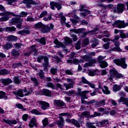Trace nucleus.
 <instances>
[{
    "mask_svg": "<svg viewBox=\"0 0 128 128\" xmlns=\"http://www.w3.org/2000/svg\"><path fill=\"white\" fill-rule=\"evenodd\" d=\"M114 62L116 66H121L122 68H128V64L126 63V58L114 59Z\"/></svg>",
    "mask_w": 128,
    "mask_h": 128,
    "instance_id": "f257e3e1",
    "label": "nucleus"
},
{
    "mask_svg": "<svg viewBox=\"0 0 128 128\" xmlns=\"http://www.w3.org/2000/svg\"><path fill=\"white\" fill-rule=\"evenodd\" d=\"M113 26H116L118 28H124L126 26H128V24H125L124 22L118 20L115 21L112 24Z\"/></svg>",
    "mask_w": 128,
    "mask_h": 128,
    "instance_id": "f03ea898",
    "label": "nucleus"
},
{
    "mask_svg": "<svg viewBox=\"0 0 128 128\" xmlns=\"http://www.w3.org/2000/svg\"><path fill=\"white\" fill-rule=\"evenodd\" d=\"M38 48H36V45H32L30 46V52H26L24 54V56H30V54H33V56H38Z\"/></svg>",
    "mask_w": 128,
    "mask_h": 128,
    "instance_id": "7ed1b4c3",
    "label": "nucleus"
},
{
    "mask_svg": "<svg viewBox=\"0 0 128 128\" xmlns=\"http://www.w3.org/2000/svg\"><path fill=\"white\" fill-rule=\"evenodd\" d=\"M3 16L0 18V22H6L8 20L10 16H16L12 12H6L2 14Z\"/></svg>",
    "mask_w": 128,
    "mask_h": 128,
    "instance_id": "20e7f679",
    "label": "nucleus"
},
{
    "mask_svg": "<svg viewBox=\"0 0 128 128\" xmlns=\"http://www.w3.org/2000/svg\"><path fill=\"white\" fill-rule=\"evenodd\" d=\"M24 96H28L30 94V92L28 91L26 88H24L23 90H19L17 92H13L14 94L18 96H20V98L24 96Z\"/></svg>",
    "mask_w": 128,
    "mask_h": 128,
    "instance_id": "39448f33",
    "label": "nucleus"
},
{
    "mask_svg": "<svg viewBox=\"0 0 128 128\" xmlns=\"http://www.w3.org/2000/svg\"><path fill=\"white\" fill-rule=\"evenodd\" d=\"M126 10V6L124 4H118L116 8H114L112 10L114 14H122L124 11Z\"/></svg>",
    "mask_w": 128,
    "mask_h": 128,
    "instance_id": "423d86ee",
    "label": "nucleus"
},
{
    "mask_svg": "<svg viewBox=\"0 0 128 128\" xmlns=\"http://www.w3.org/2000/svg\"><path fill=\"white\" fill-rule=\"evenodd\" d=\"M110 74L112 76L116 78H124V75H122V74H118V71L114 68L110 70Z\"/></svg>",
    "mask_w": 128,
    "mask_h": 128,
    "instance_id": "0eeeda50",
    "label": "nucleus"
},
{
    "mask_svg": "<svg viewBox=\"0 0 128 128\" xmlns=\"http://www.w3.org/2000/svg\"><path fill=\"white\" fill-rule=\"evenodd\" d=\"M13 24H18L16 25L17 28H19V30H22V22H24V20L22 18V17L19 18H15L12 19Z\"/></svg>",
    "mask_w": 128,
    "mask_h": 128,
    "instance_id": "6e6552de",
    "label": "nucleus"
},
{
    "mask_svg": "<svg viewBox=\"0 0 128 128\" xmlns=\"http://www.w3.org/2000/svg\"><path fill=\"white\" fill-rule=\"evenodd\" d=\"M51 30H54V25L52 24H50V26L44 24L41 30V32H42L43 34H48V32H50Z\"/></svg>",
    "mask_w": 128,
    "mask_h": 128,
    "instance_id": "1a4fd4ad",
    "label": "nucleus"
},
{
    "mask_svg": "<svg viewBox=\"0 0 128 128\" xmlns=\"http://www.w3.org/2000/svg\"><path fill=\"white\" fill-rule=\"evenodd\" d=\"M84 28H79L78 30L76 29H72L70 30V32H74L75 34H84V36H88V34L90 32H92V31H88L84 32Z\"/></svg>",
    "mask_w": 128,
    "mask_h": 128,
    "instance_id": "9d476101",
    "label": "nucleus"
},
{
    "mask_svg": "<svg viewBox=\"0 0 128 128\" xmlns=\"http://www.w3.org/2000/svg\"><path fill=\"white\" fill-rule=\"evenodd\" d=\"M22 3L26 4L27 8H32V4H34V6H36L38 4L36 2L33 0H24L22 1Z\"/></svg>",
    "mask_w": 128,
    "mask_h": 128,
    "instance_id": "9b49d317",
    "label": "nucleus"
},
{
    "mask_svg": "<svg viewBox=\"0 0 128 128\" xmlns=\"http://www.w3.org/2000/svg\"><path fill=\"white\" fill-rule=\"evenodd\" d=\"M50 8L52 10H56V8H57L58 10H62V5L58 2H50Z\"/></svg>",
    "mask_w": 128,
    "mask_h": 128,
    "instance_id": "f8f14e48",
    "label": "nucleus"
},
{
    "mask_svg": "<svg viewBox=\"0 0 128 128\" xmlns=\"http://www.w3.org/2000/svg\"><path fill=\"white\" fill-rule=\"evenodd\" d=\"M54 104L56 106H58V108H66V104L60 100H54Z\"/></svg>",
    "mask_w": 128,
    "mask_h": 128,
    "instance_id": "ddd939ff",
    "label": "nucleus"
},
{
    "mask_svg": "<svg viewBox=\"0 0 128 128\" xmlns=\"http://www.w3.org/2000/svg\"><path fill=\"white\" fill-rule=\"evenodd\" d=\"M1 82L2 84H4V86H9V84H12V79L10 78H2Z\"/></svg>",
    "mask_w": 128,
    "mask_h": 128,
    "instance_id": "4468645a",
    "label": "nucleus"
},
{
    "mask_svg": "<svg viewBox=\"0 0 128 128\" xmlns=\"http://www.w3.org/2000/svg\"><path fill=\"white\" fill-rule=\"evenodd\" d=\"M114 42V45L116 47H114L111 49L112 52H122V50L120 48V42L118 41L112 42Z\"/></svg>",
    "mask_w": 128,
    "mask_h": 128,
    "instance_id": "2eb2a0df",
    "label": "nucleus"
},
{
    "mask_svg": "<svg viewBox=\"0 0 128 128\" xmlns=\"http://www.w3.org/2000/svg\"><path fill=\"white\" fill-rule=\"evenodd\" d=\"M104 88H102L100 84H98V88H101L102 90V92L104 94H110V91L108 90V87L106 86H104Z\"/></svg>",
    "mask_w": 128,
    "mask_h": 128,
    "instance_id": "dca6fc26",
    "label": "nucleus"
},
{
    "mask_svg": "<svg viewBox=\"0 0 128 128\" xmlns=\"http://www.w3.org/2000/svg\"><path fill=\"white\" fill-rule=\"evenodd\" d=\"M78 92L76 94V95L77 96H84V94H88L90 91L88 90H84L82 92V89L80 88H78Z\"/></svg>",
    "mask_w": 128,
    "mask_h": 128,
    "instance_id": "f3484780",
    "label": "nucleus"
},
{
    "mask_svg": "<svg viewBox=\"0 0 128 128\" xmlns=\"http://www.w3.org/2000/svg\"><path fill=\"white\" fill-rule=\"evenodd\" d=\"M38 104H41V108L44 110H46L48 108L50 107V104L44 101H39L38 102Z\"/></svg>",
    "mask_w": 128,
    "mask_h": 128,
    "instance_id": "a211bd4d",
    "label": "nucleus"
},
{
    "mask_svg": "<svg viewBox=\"0 0 128 128\" xmlns=\"http://www.w3.org/2000/svg\"><path fill=\"white\" fill-rule=\"evenodd\" d=\"M18 34L20 36H26V34H30V30L28 28H26L24 30H20L18 32Z\"/></svg>",
    "mask_w": 128,
    "mask_h": 128,
    "instance_id": "6ab92c4d",
    "label": "nucleus"
},
{
    "mask_svg": "<svg viewBox=\"0 0 128 128\" xmlns=\"http://www.w3.org/2000/svg\"><path fill=\"white\" fill-rule=\"evenodd\" d=\"M3 122H6V124H9V126H12V124H18V122L16 120H6V119H4Z\"/></svg>",
    "mask_w": 128,
    "mask_h": 128,
    "instance_id": "aec40b11",
    "label": "nucleus"
},
{
    "mask_svg": "<svg viewBox=\"0 0 128 128\" xmlns=\"http://www.w3.org/2000/svg\"><path fill=\"white\" fill-rule=\"evenodd\" d=\"M42 94L46 96H52V91L48 89H43L42 90Z\"/></svg>",
    "mask_w": 128,
    "mask_h": 128,
    "instance_id": "412c9836",
    "label": "nucleus"
},
{
    "mask_svg": "<svg viewBox=\"0 0 128 128\" xmlns=\"http://www.w3.org/2000/svg\"><path fill=\"white\" fill-rule=\"evenodd\" d=\"M118 102H123V104H126L128 107V98L122 96L119 99Z\"/></svg>",
    "mask_w": 128,
    "mask_h": 128,
    "instance_id": "4be33fe9",
    "label": "nucleus"
},
{
    "mask_svg": "<svg viewBox=\"0 0 128 128\" xmlns=\"http://www.w3.org/2000/svg\"><path fill=\"white\" fill-rule=\"evenodd\" d=\"M108 120H104L101 122H98L96 123V126L98 128H102V126H104L106 124H108Z\"/></svg>",
    "mask_w": 128,
    "mask_h": 128,
    "instance_id": "5701e85b",
    "label": "nucleus"
},
{
    "mask_svg": "<svg viewBox=\"0 0 128 128\" xmlns=\"http://www.w3.org/2000/svg\"><path fill=\"white\" fill-rule=\"evenodd\" d=\"M90 42L92 44L91 46L92 48H96V46L98 44V40L94 38H92L90 40Z\"/></svg>",
    "mask_w": 128,
    "mask_h": 128,
    "instance_id": "b1692460",
    "label": "nucleus"
},
{
    "mask_svg": "<svg viewBox=\"0 0 128 128\" xmlns=\"http://www.w3.org/2000/svg\"><path fill=\"white\" fill-rule=\"evenodd\" d=\"M2 46L4 48L8 50L12 48L13 46V45L12 43L7 42L5 44L3 45Z\"/></svg>",
    "mask_w": 128,
    "mask_h": 128,
    "instance_id": "393cba45",
    "label": "nucleus"
},
{
    "mask_svg": "<svg viewBox=\"0 0 128 128\" xmlns=\"http://www.w3.org/2000/svg\"><path fill=\"white\" fill-rule=\"evenodd\" d=\"M36 40L43 46H45L46 44V38L44 37H42L40 38H37L36 39Z\"/></svg>",
    "mask_w": 128,
    "mask_h": 128,
    "instance_id": "a878e982",
    "label": "nucleus"
},
{
    "mask_svg": "<svg viewBox=\"0 0 128 128\" xmlns=\"http://www.w3.org/2000/svg\"><path fill=\"white\" fill-rule=\"evenodd\" d=\"M10 54L12 56H20V52L16 49H12L10 52Z\"/></svg>",
    "mask_w": 128,
    "mask_h": 128,
    "instance_id": "bb28decb",
    "label": "nucleus"
},
{
    "mask_svg": "<svg viewBox=\"0 0 128 128\" xmlns=\"http://www.w3.org/2000/svg\"><path fill=\"white\" fill-rule=\"evenodd\" d=\"M44 26V24L42 22H38L34 24V28H36L37 30H40V28L42 30Z\"/></svg>",
    "mask_w": 128,
    "mask_h": 128,
    "instance_id": "cd10ccee",
    "label": "nucleus"
},
{
    "mask_svg": "<svg viewBox=\"0 0 128 128\" xmlns=\"http://www.w3.org/2000/svg\"><path fill=\"white\" fill-rule=\"evenodd\" d=\"M64 86H65L66 90H70V88H74V83H69L63 84Z\"/></svg>",
    "mask_w": 128,
    "mask_h": 128,
    "instance_id": "c85d7f7f",
    "label": "nucleus"
},
{
    "mask_svg": "<svg viewBox=\"0 0 128 128\" xmlns=\"http://www.w3.org/2000/svg\"><path fill=\"white\" fill-rule=\"evenodd\" d=\"M7 40L8 42H16V40H18V37L11 35L8 37Z\"/></svg>",
    "mask_w": 128,
    "mask_h": 128,
    "instance_id": "c756f323",
    "label": "nucleus"
},
{
    "mask_svg": "<svg viewBox=\"0 0 128 128\" xmlns=\"http://www.w3.org/2000/svg\"><path fill=\"white\" fill-rule=\"evenodd\" d=\"M119 32L120 34V37L122 38H128V33L126 34L124 32V30H120Z\"/></svg>",
    "mask_w": 128,
    "mask_h": 128,
    "instance_id": "7c9ffc66",
    "label": "nucleus"
},
{
    "mask_svg": "<svg viewBox=\"0 0 128 128\" xmlns=\"http://www.w3.org/2000/svg\"><path fill=\"white\" fill-rule=\"evenodd\" d=\"M13 82L15 84H20L22 81L20 80L18 76H14L13 78Z\"/></svg>",
    "mask_w": 128,
    "mask_h": 128,
    "instance_id": "2f4dec72",
    "label": "nucleus"
},
{
    "mask_svg": "<svg viewBox=\"0 0 128 128\" xmlns=\"http://www.w3.org/2000/svg\"><path fill=\"white\" fill-rule=\"evenodd\" d=\"M64 118H62V117H60V120L58 121V127L62 128V126H64Z\"/></svg>",
    "mask_w": 128,
    "mask_h": 128,
    "instance_id": "473e14b6",
    "label": "nucleus"
},
{
    "mask_svg": "<svg viewBox=\"0 0 128 128\" xmlns=\"http://www.w3.org/2000/svg\"><path fill=\"white\" fill-rule=\"evenodd\" d=\"M82 116L85 118H92V115L90 114L88 111H86L81 114Z\"/></svg>",
    "mask_w": 128,
    "mask_h": 128,
    "instance_id": "72a5a7b5",
    "label": "nucleus"
},
{
    "mask_svg": "<svg viewBox=\"0 0 128 128\" xmlns=\"http://www.w3.org/2000/svg\"><path fill=\"white\" fill-rule=\"evenodd\" d=\"M2 98H4V100H8V96H6V92H4L2 91H0V99L2 100Z\"/></svg>",
    "mask_w": 128,
    "mask_h": 128,
    "instance_id": "f704fd0d",
    "label": "nucleus"
},
{
    "mask_svg": "<svg viewBox=\"0 0 128 128\" xmlns=\"http://www.w3.org/2000/svg\"><path fill=\"white\" fill-rule=\"evenodd\" d=\"M10 74V71L2 69L0 70V76H4Z\"/></svg>",
    "mask_w": 128,
    "mask_h": 128,
    "instance_id": "c9c22d12",
    "label": "nucleus"
},
{
    "mask_svg": "<svg viewBox=\"0 0 128 128\" xmlns=\"http://www.w3.org/2000/svg\"><path fill=\"white\" fill-rule=\"evenodd\" d=\"M99 64L101 68H106V66H108V62L106 61L99 62Z\"/></svg>",
    "mask_w": 128,
    "mask_h": 128,
    "instance_id": "e433bc0d",
    "label": "nucleus"
},
{
    "mask_svg": "<svg viewBox=\"0 0 128 128\" xmlns=\"http://www.w3.org/2000/svg\"><path fill=\"white\" fill-rule=\"evenodd\" d=\"M95 104L96 106H104L106 104V101L104 100H102L100 102H96Z\"/></svg>",
    "mask_w": 128,
    "mask_h": 128,
    "instance_id": "4c0bfd02",
    "label": "nucleus"
},
{
    "mask_svg": "<svg viewBox=\"0 0 128 128\" xmlns=\"http://www.w3.org/2000/svg\"><path fill=\"white\" fill-rule=\"evenodd\" d=\"M94 124V122H86V126L88 128H96Z\"/></svg>",
    "mask_w": 128,
    "mask_h": 128,
    "instance_id": "58836bf2",
    "label": "nucleus"
},
{
    "mask_svg": "<svg viewBox=\"0 0 128 128\" xmlns=\"http://www.w3.org/2000/svg\"><path fill=\"white\" fill-rule=\"evenodd\" d=\"M54 43L57 46H62V48H64V44L61 42H60V41H58V40L57 38L54 40Z\"/></svg>",
    "mask_w": 128,
    "mask_h": 128,
    "instance_id": "ea45409f",
    "label": "nucleus"
},
{
    "mask_svg": "<svg viewBox=\"0 0 128 128\" xmlns=\"http://www.w3.org/2000/svg\"><path fill=\"white\" fill-rule=\"evenodd\" d=\"M72 124H74V126H75L76 128H80V122H78V120L74 119H72Z\"/></svg>",
    "mask_w": 128,
    "mask_h": 128,
    "instance_id": "a19ab883",
    "label": "nucleus"
},
{
    "mask_svg": "<svg viewBox=\"0 0 128 128\" xmlns=\"http://www.w3.org/2000/svg\"><path fill=\"white\" fill-rule=\"evenodd\" d=\"M122 88L120 86H118V84H114L113 86V92H118Z\"/></svg>",
    "mask_w": 128,
    "mask_h": 128,
    "instance_id": "79ce46f5",
    "label": "nucleus"
},
{
    "mask_svg": "<svg viewBox=\"0 0 128 128\" xmlns=\"http://www.w3.org/2000/svg\"><path fill=\"white\" fill-rule=\"evenodd\" d=\"M38 76L40 78L42 79L44 78V72L42 70H40V72L38 74H37Z\"/></svg>",
    "mask_w": 128,
    "mask_h": 128,
    "instance_id": "37998d69",
    "label": "nucleus"
},
{
    "mask_svg": "<svg viewBox=\"0 0 128 128\" xmlns=\"http://www.w3.org/2000/svg\"><path fill=\"white\" fill-rule=\"evenodd\" d=\"M22 66V62L19 63H14L12 65V68H20V66Z\"/></svg>",
    "mask_w": 128,
    "mask_h": 128,
    "instance_id": "c03bdc74",
    "label": "nucleus"
},
{
    "mask_svg": "<svg viewBox=\"0 0 128 128\" xmlns=\"http://www.w3.org/2000/svg\"><path fill=\"white\" fill-rule=\"evenodd\" d=\"M6 32H16V28L14 26L12 27H6Z\"/></svg>",
    "mask_w": 128,
    "mask_h": 128,
    "instance_id": "a18cd8bd",
    "label": "nucleus"
},
{
    "mask_svg": "<svg viewBox=\"0 0 128 128\" xmlns=\"http://www.w3.org/2000/svg\"><path fill=\"white\" fill-rule=\"evenodd\" d=\"M46 86L50 88H52V90H56V86L52 82H48L46 84Z\"/></svg>",
    "mask_w": 128,
    "mask_h": 128,
    "instance_id": "49530a36",
    "label": "nucleus"
},
{
    "mask_svg": "<svg viewBox=\"0 0 128 128\" xmlns=\"http://www.w3.org/2000/svg\"><path fill=\"white\" fill-rule=\"evenodd\" d=\"M81 98V102H82V104H84V102H86V100H84V99H88V94H85L84 95H83L82 96H80Z\"/></svg>",
    "mask_w": 128,
    "mask_h": 128,
    "instance_id": "de8ad7c7",
    "label": "nucleus"
},
{
    "mask_svg": "<svg viewBox=\"0 0 128 128\" xmlns=\"http://www.w3.org/2000/svg\"><path fill=\"white\" fill-rule=\"evenodd\" d=\"M50 72L53 75L56 74H58V69L56 68H50Z\"/></svg>",
    "mask_w": 128,
    "mask_h": 128,
    "instance_id": "09e8293b",
    "label": "nucleus"
},
{
    "mask_svg": "<svg viewBox=\"0 0 128 128\" xmlns=\"http://www.w3.org/2000/svg\"><path fill=\"white\" fill-rule=\"evenodd\" d=\"M30 80L33 82L34 84L36 86H38V84H40V83L38 82V80L35 78H30Z\"/></svg>",
    "mask_w": 128,
    "mask_h": 128,
    "instance_id": "8fccbe9b",
    "label": "nucleus"
},
{
    "mask_svg": "<svg viewBox=\"0 0 128 128\" xmlns=\"http://www.w3.org/2000/svg\"><path fill=\"white\" fill-rule=\"evenodd\" d=\"M31 112H32V114H36V115L42 114H40V111L36 109H34L32 110H31Z\"/></svg>",
    "mask_w": 128,
    "mask_h": 128,
    "instance_id": "3c124183",
    "label": "nucleus"
},
{
    "mask_svg": "<svg viewBox=\"0 0 128 128\" xmlns=\"http://www.w3.org/2000/svg\"><path fill=\"white\" fill-rule=\"evenodd\" d=\"M81 82L82 84H88V83L90 82L88 81V80H86V78H84V76L82 78Z\"/></svg>",
    "mask_w": 128,
    "mask_h": 128,
    "instance_id": "603ef678",
    "label": "nucleus"
},
{
    "mask_svg": "<svg viewBox=\"0 0 128 128\" xmlns=\"http://www.w3.org/2000/svg\"><path fill=\"white\" fill-rule=\"evenodd\" d=\"M44 62L45 63L43 64L44 66H48V58L46 56H44Z\"/></svg>",
    "mask_w": 128,
    "mask_h": 128,
    "instance_id": "864d4df0",
    "label": "nucleus"
},
{
    "mask_svg": "<svg viewBox=\"0 0 128 128\" xmlns=\"http://www.w3.org/2000/svg\"><path fill=\"white\" fill-rule=\"evenodd\" d=\"M88 74L90 76H96V72L90 70L88 72Z\"/></svg>",
    "mask_w": 128,
    "mask_h": 128,
    "instance_id": "5fc2aeb1",
    "label": "nucleus"
},
{
    "mask_svg": "<svg viewBox=\"0 0 128 128\" xmlns=\"http://www.w3.org/2000/svg\"><path fill=\"white\" fill-rule=\"evenodd\" d=\"M26 20L27 22H36V20L34 19V18L30 16H28Z\"/></svg>",
    "mask_w": 128,
    "mask_h": 128,
    "instance_id": "6e6d98bb",
    "label": "nucleus"
},
{
    "mask_svg": "<svg viewBox=\"0 0 128 128\" xmlns=\"http://www.w3.org/2000/svg\"><path fill=\"white\" fill-rule=\"evenodd\" d=\"M42 124L44 126H46L48 124V118H46L42 120Z\"/></svg>",
    "mask_w": 128,
    "mask_h": 128,
    "instance_id": "4d7b16f0",
    "label": "nucleus"
},
{
    "mask_svg": "<svg viewBox=\"0 0 128 128\" xmlns=\"http://www.w3.org/2000/svg\"><path fill=\"white\" fill-rule=\"evenodd\" d=\"M106 57L102 56H99L98 58V62H104V60H104Z\"/></svg>",
    "mask_w": 128,
    "mask_h": 128,
    "instance_id": "13d9d810",
    "label": "nucleus"
},
{
    "mask_svg": "<svg viewBox=\"0 0 128 128\" xmlns=\"http://www.w3.org/2000/svg\"><path fill=\"white\" fill-rule=\"evenodd\" d=\"M60 116H68L69 118H72V114H70L68 112L62 113Z\"/></svg>",
    "mask_w": 128,
    "mask_h": 128,
    "instance_id": "bf43d9fd",
    "label": "nucleus"
},
{
    "mask_svg": "<svg viewBox=\"0 0 128 128\" xmlns=\"http://www.w3.org/2000/svg\"><path fill=\"white\" fill-rule=\"evenodd\" d=\"M65 42H66L68 44H72V38L68 37H66L65 38Z\"/></svg>",
    "mask_w": 128,
    "mask_h": 128,
    "instance_id": "052dcab7",
    "label": "nucleus"
},
{
    "mask_svg": "<svg viewBox=\"0 0 128 128\" xmlns=\"http://www.w3.org/2000/svg\"><path fill=\"white\" fill-rule=\"evenodd\" d=\"M65 72H66V74H68L69 76H72V74H74L72 71V70H66Z\"/></svg>",
    "mask_w": 128,
    "mask_h": 128,
    "instance_id": "680f3d73",
    "label": "nucleus"
},
{
    "mask_svg": "<svg viewBox=\"0 0 128 128\" xmlns=\"http://www.w3.org/2000/svg\"><path fill=\"white\" fill-rule=\"evenodd\" d=\"M46 14H48V12L44 11L40 14V18H44V16H46Z\"/></svg>",
    "mask_w": 128,
    "mask_h": 128,
    "instance_id": "e2e57ef3",
    "label": "nucleus"
},
{
    "mask_svg": "<svg viewBox=\"0 0 128 128\" xmlns=\"http://www.w3.org/2000/svg\"><path fill=\"white\" fill-rule=\"evenodd\" d=\"M75 47L77 50H80V41L77 42Z\"/></svg>",
    "mask_w": 128,
    "mask_h": 128,
    "instance_id": "0e129e2a",
    "label": "nucleus"
},
{
    "mask_svg": "<svg viewBox=\"0 0 128 128\" xmlns=\"http://www.w3.org/2000/svg\"><path fill=\"white\" fill-rule=\"evenodd\" d=\"M66 94L70 96H72V94H74V90H69L68 92H66Z\"/></svg>",
    "mask_w": 128,
    "mask_h": 128,
    "instance_id": "69168bd1",
    "label": "nucleus"
},
{
    "mask_svg": "<svg viewBox=\"0 0 128 128\" xmlns=\"http://www.w3.org/2000/svg\"><path fill=\"white\" fill-rule=\"evenodd\" d=\"M104 48L105 50H108L110 48V42H107L103 45Z\"/></svg>",
    "mask_w": 128,
    "mask_h": 128,
    "instance_id": "338daca9",
    "label": "nucleus"
},
{
    "mask_svg": "<svg viewBox=\"0 0 128 128\" xmlns=\"http://www.w3.org/2000/svg\"><path fill=\"white\" fill-rule=\"evenodd\" d=\"M28 13L26 12H22L20 13V16H22L24 18H26V16H28Z\"/></svg>",
    "mask_w": 128,
    "mask_h": 128,
    "instance_id": "774afa93",
    "label": "nucleus"
}]
</instances>
